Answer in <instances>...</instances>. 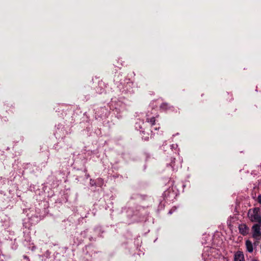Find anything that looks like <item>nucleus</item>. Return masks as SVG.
Instances as JSON below:
<instances>
[{
    "mask_svg": "<svg viewBox=\"0 0 261 261\" xmlns=\"http://www.w3.org/2000/svg\"><path fill=\"white\" fill-rule=\"evenodd\" d=\"M260 227V224H255L252 227V237L257 240L261 238Z\"/></svg>",
    "mask_w": 261,
    "mask_h": 261,
    "instance_id": "f257e3e1",
    "label": "nucleus"
},
{
    "mask_svg": "<svg viewBox=\"0 0 261 261\" xmlns=\"http://www.w3.org/2000/svg\"><path fill=\"white\" fill-rule=\"evenodd\" d=\"M160 110L164 112H167L168 111H173L174 110V108L168 102H163L160 106Z\"/></svg>",
    "mask_w": 261,
    "mask_h": 261,
    "instance_id": "f03ea898",
    "label": "nucleus"
},
{
    "mask_svg": "<svg viewBox=\"0 0 261 261\" xmlns=\"http://www.w3.org/2000/svg\"><path fill=\"white\" fill-rule=\"evenodd\" d=\"M239 230L240 233L243 236H245L248 233L249 228L245 224H241L239 226Z\"/></svg>",
    "mask_w": 261,
    "mask_h": 261,
    "instance_id": "7ed1b4c3",
    "label": "nucleus"
},
{
    "mask_svg": "<svg viewBox=\"0 0 261 261\" xmlns=\"http://www.w3.org/2000/svg\"><path fill=\"white\" fill-rule=\"evenodd\" d=\"M235 261H245L244 254L241 251H238L234 254Z\"/></svg>",
    "mask_w": 261,
    "mask_h": 261,
    "instance_id": "20e7f679",
    "label": "nucleus"
},
{
    "mask_svg": "<svg viewBox=\"0 0 261 261\" xmlns=\"http://www.w3.org/2000/svg\"><path fill=\"white\" fill-rule=\"evenodd\" d=\"M245 245L247 251L250 253L252 252L253 251V247L252 242L250 240H248L246 241Z\"/></svg>",
    "mask_w": 261,
    "mask_h": 261,
    "instance_id": "39448f33",
    "label": "nucleus"
},
{
    "mask_svg": "<svg viewBox=\"0 0 261 261\" xmlns=\"http://www.w3.org/2000/svg\"><path fill=\"white\" fill-rule=\"evenodd\" d=\"M155 117H152L151 118L147 117L146 118V122L149 123L151 126L154 125L155 124Z\"/></svg>",
    "mask_w": 261,
    "mask_h": 261,
    "instance_id": "423d86ee",
    "label": "nucleus"
},
{
    "mask_svg": "<svg viewBox=\"0 0 261 261\" xmlns=\"http://www.w3.org/2000/svg\"><path fill=\"white\" fill-rule=\"evenodd\" d=\"M175 159L174 158L171 159V162L170 163V165L173 168V170H175L177 169V168H175Z\"/></svg>",
    "mask_w": 261,
    "mask_h": 261,
    "instance_id": "0eeeda50",
    "label": "nucleus"
},
{
    "mask_svg": "<svg viewBox=\"0 0 261 261\" xmlns=\"http://www.w3.org/2000/svg\"><path fill=\"white\" fill-rule=\"evenodd\" d=\"M258 201L260 204H261V195H259L258 196Z\"/></svg>",
    "mask_w": 261,
    "mask_h": 261,
    "instance_id": "6e6552de",
    "label": "nucleus"
},
{
    "mask_svg": "<svg viewBox=\"0 0 261 261\" xmlns=\"http://www.w3.org/2000/svg\"><path fill=\"white\" fill-rule=\"evenodd\" d=\"M142 138L145 141L148 140V139H149V137L148 136H146V137L143 136Z\"/></svg>",
    "mask_w": 261,
    "mask_h": 261,
    "instance_id": "1a4fd4ad",
    "label": "nucleus"
},
{
    "mask_svg": "<svg viewBox=\"0 0 261 261\" xmlns=\"http://www.w3.org/2000/svg\"><path fill=\"white\" fill-rule=\"evenodd\" d=\"M137 123H136V128L137 127Z\"/></svg>",
    "mask_w": 261,
    "mask_h": 261,
    "instance_id": "9d476101",
    "label": "nucleus"
}]
</instances>
